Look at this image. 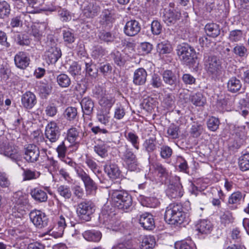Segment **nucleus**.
<instances>
[{"mask_svg": "<svg viewBox=\"0 0 249 249\" xmlns=\"http://www.w3.org/2000/svg\"><path fill=\"white\" fill-rule=\"evenodd\" d=\"M164 218L169 224L178 225L185 221L186 214L182 205L171 203L166 209Z\"/></svg>", "mask_w": 249, "mask_h": 249, "instance_id": "1", "label": "nucleus"}, {"mask_svg": "<svg viewBox=\"0 0 249 249\" xmlns=\"http://www.w3.org/2000/svg\"><path fill=\"white\" fill-rule=\"evenodd\" d=\"M109 200L112 206L124 211L129 209L132 203L131 196L121 190L110 191Z\"/></svg>", "mask_w": 249, "mask_h": 249, "instance_id": "2", "label": "nucleus"}, {"mask_svg": "<svg viewBox=\"0 0 249 249\" xmlns=\"http://www.w3.org/2000/svg\"><path fill=\"white\" fill-rule=\"evenodd\" d=\"M204 66L207 73L213 78H219L223 74L224 69L222 66V61L217 56H209L205 60Z\"/></svg>", "mask_w": 249, "mask_h": 249, "instance_id": "3", "label": "nucleus"}, {"mask_svg": "<svg viewBox=\"0 0 249 249\" xmlns=\"http://www.w3.org/2000/svg\"><path fill=\"white\" fill-rule=\"evenodd\" d=\"M177 53L179 59L187 64L192 63L196 58L195 49L187 44L178 45Z\"/></svg>", "mask_w": 249, "mask_h": 249, "instance_id": "4", "label": "nucleus"}, {"mask_svg": "<svg viewBox=\"0 0 249 249\" xmlns=\"http://www.w3.org/2000/svg\"><path fill=\"white\" fill-rule=\"evenodd\" d=\"M77 176L83 181L87 195H94L97 189L95 182L82 168L79 166L75 167Z\"/></svg>", "mask_w": 249, "mask_h": 249, "instance_id": "5", "label": "nucleus"}, {"mask_svg": "<svg viewBox=\"0 0 249 249\" xmlns=\"http://www.w3.org/2000/svg\"><path fill=\"white\" fill-rule=\"evenodd\" d=\"M27 1L28 4L27 9L29 13H37L41 11L53 12L56 10L55 6L53 4H47V1L43 5V0H27Z\"/></svg>", "mask_w": 249, "mask_h": 249, "instance_id": "6", "label": "nucleus"}, {"mask_svg": "<svg viewBox=\"0 0 249 249\" xmlns=\"http://www.w3.org/2000/svg\"><path fill=\"white\" fill-rule=\"evenodd\" d=\"M99 218L107 229L114 231H122L123 225L115 216L103 213L100 215Z\"/></svg>", "mask_w": 249, "mask_h": 249, "instance_id": "7", "label": "nucleus"}, {"mask_svg": "<svg viewBox=\"0 0 249 249\" xmlns=\"http://www.w3.org/2000/svg\"><path fill=\"white\" fill-rule=\"evenodd\" d=\"M180 179V178L178 176L174 177L172 179L167 191L169 197L178 198L183 196L184 192Z\"/></svg>", "mask_w": 249, "mask_h": 249, "instance_id": "8", "label": "nucleus"}, {"mask_svg": "<svg viewBox=\"0 0 249 249\" xmlns=\"http://www.w3.org/2000/svg\"><path fill=\"white\" fill-rule=\"evenodd\" d=\"M66 217L64 214H58L56 216L54 222L55 225L50 231V234L55 238L62 236L65 229L67 226Z\"/></svg>", "mask_w": 249, "mask_h": 249, "instance_id": "9", "label": "nucleus"}, {"mask_svg": "<svg viewBox=\"0 0 249 249\" xmlns=\"http://www.w3.org/2000/svg\"><path fill=\"white\" fill-rule=\"evenodd\" d=\"M29 216L30 220L37 228L42 229L48 225V218L46 214L40 210H32Z\"/></svg>", "mask_w": 249, "mask_h": 249, "instance_id": "10", "label": "nucleus"}, {"mask_svg": "<svg viewBox=\"0 0 249 249\" xmlns=\"http://www.w3.org/2000/svg\"><path fill=\"white\" fill-rule=\"evenodd\" d=\"M76 212L81 219L89 221L93 213V210L91 204L89 202H82L78 205Z\"/></svg>", "mask_w": 249, "mask_h": 249, "instance_id": "11", "label": "nucleus"}, {"mask_svg": "<svg viewBox=\"0 0 249 249\" xmlns=\"http://www.w3.org/2000/svg\"><path fill=\"white\" fill-rule=\"evenodd\" d=\"M82 8L84 16L89 18H93L96 16L100 11L99 6L93 0L84 2Z\"/></svg>", "mask_w": 249, "mask_h": 249, "instance_id": "12", "label": "nucleus"}, {"mask_svg": "<svg viewBox=\"0 0 249 249\" xmlns=\"http://www.w3.org/2000/svg\"><path fill=\"white\" fill-rule=\"evenodd\" d=\"M45 136L52 142H54L58 139L60 132L55 122H51L46 126Z\"/></svg>", "mask_w": 249, "mask_h": 249, "instance_id": "13", "label": "nucleus"}, {"mask_svg": "<svg viewBox=\"0 0 249 249\" xmlns=\"http://www.w3.org/2000/svg\"><path fill=\"white\" fill-rule=\"evenodd\" d=\"M123 159L127 166V168L130 171H135L138 166V161L136 155L132 151L127 149L124 152Z\"/></svg>", "mask_w": 249, "mask_h": 249, "instance_id": "14", "label": "nucleus"}, {"mask_svg": "<svg viewBox=\"0 0 249 249\" xmlns=\"http://www.w3.org/2000/svg\"><path fill=\"white\" fill-rule=\"evenodd\" d=\"M181 17L180 13L176 9H169L165 10L163 16V21L168 26L175 24Z\"/></svg>", "mask_w": 249, "mask_h": 249, "instance_id": "15", "label": "nucleus"}, {"mask_svg": "<svg viewBox=\"0 0 249 249\" xmlns=\"http://www.w3.org/2000/svg\"><path fill=\"white\" fill-rule=\"evenodd\" d=\"M39 148L34 144H29L25 149L24 159L29 162H35L38 160Z\"/></svg>", "mask_w": 249, "mask_h": 249, "instance_id": "16", "label": "nucleus"}, {"mask_svg": "<svg viewBox=\"0 0 249 249\" xmlns=\"http://www.w3.org/2000/svg\"><path fill=\"white\" fill-rule=\"evenodd\" d=\"M141 30V26L136 20L128 21L124 29V34L129 36H133L137 35Z\"/></svg>", "mask_w": 249, "mask_h": 249, "instance_id": "17", "label": "nucleus"}, {"mask_svg": "<svg viewBox=\"0 0 249 249\" xmlns=\"http://www.w3.org/2000/svg\"><path fill=\"white\" fill-rule=\"evenodd\" d=\"M36 96L31 91H26L21 97V104L26 109H32L36 104Z\"/></svg>", "mask_w": 249, "mask_h": 249, "instance_id": "18", "label": "nucleus"}, {"mask_svg": "<svg viewBox=\"0 0 249 249\" xmlns=\"http://www.w3.org/2000/svg\"><path fill=\"white\" fill-rule=\"evenodd\" d=\"M14 61L16 66L18 68L25 69L29 66L30 60L26 53L19 52L15 56Z\"/></svg>", "mask_w": 249, "mask_h": 249, "instance_id": "19", "label": "nucleus"}, {"mask_svg": "<svg viewBox=\"0 0 249 249\" xmlns=\"http://www.w3.org/2000/svg\"><path fill=\"white\" fill-rule=\"evenodd\" d=\"M162 76L164 82L172 88L175 89L178 85V79L171 71H164L162 73Z\"/></svg>", "mask_w": 249, "mask_h": 249, "instance_id": "20", "label": "nucleus"}, {"mask_svg": "<svg viewBox=\"0 0 249 249\" xmlns=\"http://www.w3.org/2000/svg\"><path fill=\"white\" fill-rule=\"evenodd\" d=\"M139 222L145 230H151L155 227V221L153 215L149 213H144L141 215Z\"/></svg>", "mask_w": 249, "mask_h": 249, "instance_id": "21", "label": "nucleus"}, {"mask_svg": "<svg viewBox=\"0 0 249 249\" xmlns=\"http://www.w3.org/2000/svg\"><path fill=\"white\" fill-rule=\"evenodd\" d=\"M147 76V72L143 68H141L136 70L133 75V83L136 85L144 84L146 81Z\"/></svg>", "mask_w": 249, "mask_h": 249, "instance_id": "22", "label": "nucleus"}, {"mask_svg": "<svg viewBox=\"0 0 249 249\" xmlns=\"http://www.w3.org/2000/svg\"><path fill=\"white\" fill-rule=\"evenodd\" d=\"M105 173L109 178L112 179H115L120 177L121 171L116 164L109 163L104 166Z\"/></svg>", "mask_w": 249, "mask_h": 249, "instance_id": "23", "label": "nucleus"}, {"mask_svg": "<svg viewBox=\"0 0 249 249\" xmlns=\"http://www.w3.org/2000/svg\"><path fill=\"white\" fill-rule=\"evenodd\" d=\"M115 102V97L110 94H106L99 100V104L101 107L100 109L109 111Z\"/></svg>", "mask_w": 249, "mask_h": 249, "instance_id": "24", "label": "nucleus"}, {"mask_svg": "<svg viewBox=\"0 0 249 249\" xmlns=\"http://www.w3.org/2000/svg\"><path fill=\"white\" fill-rule=\"evenodd\" d=\"M60 50L56 47L49 48L45 53L46 59H48L51 63H55L61 57Z\"/></svg>", "mask_w": 249, "mask_h": 249, "instance_id": "25", "label": "nucleus"}, {"mask_svg": "<svg viewBox=\"0 0 249 249\" xmlns=\"http://www.w3.org/2000/svg\"><path fill=\"white\" fill-rule=\"evenodd\" d=\"M156 245V240L154 236L144 235L141 238L140 249H153Z\"/></svg>", "mask_w": 249, "mask_h": 249, "instance_id": "26", "label": "nucleus"}, {"mask_svg": "<svg viewBox=\"0 0 249 249\" xmlns=\"http://www.w3.org/2000/svg\"><path fill=\"white\" fill-rule=\"evenodd\" d=\"M197 231L201 234H210L213 230V226L208 220H201L196 226Z\"/></svg>", "mask_w": 249, "mask_h": 249, "instance_id": "27", "label": "nucleus"}, {"mask_svg": "<svg viewBox=\"0 0 249 249\" xmlns=\"http://www.w3.org/2000/svg\"><path fill=\"white\" fill-rule=\"evenodd\" d=\"M96 118L99 122L105 125H108L112 120L110 111L99 109L97 113Z\"/></svg>", "mask_w": 249, "mask_h": 249, "instance_id": "28", "label": "nucleus"}, {"mask_svg": "<svg viewBox=\"0 0 249 249\" xmlns=\"http://www.w3.org/2000/svg\"><path fill=\"white\" fill-rule=\"evenodd\" d=\"M30 194L36 201L39 202H46L48 199L47 193L39 188H35L31 190Z\"/></svg>", "mask_w": 249, "mask_h": 249, "instance_id": "29", "label": "nucleus"}, {"mask_svg": "<svg viewBox=\"0 0 249 249\" xmlns=\"http://www.w3.org/2000/svg\"><path fill=\"white\" fill-rule=\"evenodd\" d=\"M46 27V25L45 23H35L31 26L30 34L33 36L37 40H39L43 36Z\"/></svg>", "mask_w": 249, "mask_h": 249, "instance_id": "30", "label": "nucleus"}, {"mask_svg": "<svg viewBox=\"0 0 249 249\" xmlns=\"http://www.w3.org/2000/svg\"><path fill=\"white\" fill-rule=\"evenodd\" d=\"M81 107L84 114L89 115L93 111L94 103L89 97H84L80 102Z\"/></svg>", "mask_w": 249, "mask_h": 249, "instance_id": "31", "label": "nucleus"}, {"mask_svg": "<svg viewBox=\"0 0 249 249\" xmlns=\"http://www.w3.org/2000/svg\"><path fill=\"white\" fill-rule=\"evenodd\" d=\"M83 236L86 240L94 242H99L102 237L101 232L94 230L86 231L83 233Z\"/></svg>", "mask_w": 249, "mask_h": 249, "instance_id": "32", "label": "nucleus"}, {"mask_svg": "<svg viewBox=\"0 0 249 249\" xmlns=\"http://www.w3.org/2000/svg\"><path fill=\"white\" fill-rule=\"evenodd\" d=\"M241 81L235 77L231 78L227 83L228 90L233 93L238 91L241 89Z\"/></svg>", "mask_w": 249, "mask_h": 249, "instance_id": "33", "label": "nucleus"}, {"mask_svg": "<svg viewBox=\"0 0 249 249\" xmlns=\"http://www.w3.org/2000/svg\"><path fill=\"white\" fill-rule=\"evenodd\" d=\"M207 35L213 37L217 36L220 34V29L218 25L214 23H208L205 27Z\"/></svg>", "mask_w": 249, "mask_h": 249, "instance_id": "34", "label": "nucleus"}, {"mask_svg": "<svg viewBox=\"0 0 249 249\" xmlns=\"http://www.w3.org/2000/svg\"><path fill=\"white\" fill-rule=\"evenodd\" d=\"M157 51L160 54L170 53L172 51V47L169 41L165 40L159 43L157 45Z\"/></svg>", "mask_w": 249, "mask_h": 249, "instance_id": "35", "label": "nucleus"}, {"mask_svg": "<svg viewBox=\"0 0 249 249\" xmlns=\"http://www.w3.org/2000/svg\"><path fill=\"white\" fill-rule=\"evenodd\" d=\"M190 100L194 105L198 107L203 106L206 103L205 97L200 92L191 95Z\"/></svg>", "mask_w": 249, "mask_h": 249, "instance_id": "36", "label": "nucleus"}, {"mask_svg": "<svg viewBox=\"0 0 249 249\" xmlns=\"http://www.w3.org/2000/svg\"><path fill=\"white\" fill-rule=\"evenodd\" d=\"M149 85L154 89H161L163 86V84L160 75L155 73L152 74L149 81Z\"/></svg>", "mask_w": 249, "mask_h": 249, "instance_id": "37", "label": "nucleus"}, {"mask_svg": "<svg viewBox=\"0 0 249 249\" xmlns=\"http://www.w3.org/2000/svg\"><path fill=\"white\" fill-rule=\"evenodd\" d=\"M79 134V132L76 128H71L67 132V140L71 144L75 143L78 139Z\"/></svg>", "mask_w": 249, "mask_h": 249, "instance_id": "38", "label": "nucleus"}, {"mask_svg": "<svg viewBox=\"0 0 249 249\" xmlns=\"http://www.w3.org/2000/svg\"><path fill=\"white\" fill-rule=\"evenodd\" d=\"M238 163L242 171H246L249 170V153L242 155L239 159Z\"/></svg>", "mask_w": 249, "mask_h": 249, "instance_id": "39", "label": "nucleus"}, {"mask_svg": "<svg viewBox=\"0 0 249 249\" xmlns=\"http://www.w3.org/2000/svg\"><path fill=\"white\" fill-rule=\"evenodd\" d=\"M153 167L155 173L161 178V180L167 178L168 175V171L161 164L156 163L153 165Z\"/></svg>", "mask_w": 249, "mask_h": 249, "instance_id": "40", "label": "nucleus"}, {"mask_svg": "<svg viewBox=\"0 0 249 249\" xmlns=\"http://www.w3.org/2000/svg\"><path fill=\"white\" fill-rule=\"evenodd\" d=\"M57 83L61 88H67L71 83V79L66 74L61 73L58 75L56 78Z\"/></svg>", "mask_w": 249, "mask_h": 249, "instance_id": "41", "label": "nucleus"}, {"mask_svg": "<svg viewBox=\"0 0 249 249\" xmlns=\"http://www.w3.org/2000/svg\"><path fill=\"white\" fill-rule=\"evenodd\" d=\"M40 173L36 170H31L30 169H24L23 173V180H30L35 179L39 177Z\"/></svg>", "mask_w": 249, "mask_h": 249, "instance_id": "42", "label": "nucleus"}, {"mask_svg": "<svg viewBox=\"0 0 249 249\" xmlns=\"http://www.w3.org/2000/svg\"><path fill=\"white\" fill-rule=\"evenodd\" d=\"M94 152L102 158L108 156V147L105 144H97L94 147Z\"/></svg>", "mask_w": 249, "mask_h": 249, "instance_id": "43", "label": "nucleus"}, {"mask_svg": "<svg viewBox=\"0 0 249 249\" xmlns=\"http://www.w3.org/2000/svg\"><path fill=\"white\" fill-rule=\"evenodd\" d=\"M57 191L59 195L65 199H70L71 196V192L69 186L61 185L58 187Z\"/></svg>", "mask_w": 249, "mask_h": 249, "instance_id": "44", "label": "nucleus"}, {"mask_svg": "<svg viewBox=\"0 0 249 249\" xmlns=\"http://www.w3.org/2000/svg\"><path fill=\"white\" fill-rule=\"evenodd\" d=\"M243 38L242 31L240 30H234L230 32L229 39L232 42L241 41Z\"/></svg>", "mask_w": 249, "mask_h": 249, "instance_id": "45", "label": "nucleus"}, {"mask_svg": "<svg viewBox=\"0 0 249 249\" xmlns=\"http://www.w3.org/2000/svg\"><path fill=\"white\" fill-rule=\"evenodd\" d=\"M125 137L136 149L138 150L139 149V139L135 133L129 132Z\"/></svg>", "mask_w": 249, "mask_h": 249, "instance_id": "46", "label": "nucleus"}, {"mask_svg": "<svg viewBox=\"0 0 249 249\" xmlns=\"http://www.w3.org/2000/svg\"><path fill=\"white\" fill-rule=\"evenodd\" d=\"M68 71L73 76L79 75L81 73V65L77 62H73L70 65Z\"/></svg>", "mask_w": 249, "mask_h": 249, "instance_id": "47", "label": "nucleus"}, {"mask_svg": "<svg viewBox=\"0 0 249 249\" xmlns=\"http://www.w3.org/2000/svg\"><path fill=\"white\" fill-rule=\"evenodd\" d=\"M243 196L240 192H234L229 196L228 204L232 205L239 204Z\"/></svg>", "mask_w": 249, "mask_h": 249, "instance_id": "48", "label": "nucleus"}, {"mask_svg": "<svg viewBox=\"0 0 249 249\" xmlns=\"http://www.w3.org/2000/svg\"><path fill=\"white\" fill-rule=\"evenodd\" d=\"M58 14L60 20L63 22H68L72 18V14L65 8L60 9Z\"/></svg>", "mask_w": 249, "mask_h": 249, "instance_id": "49", "label": "nucleus"}, {"mask_svg": "<svg viewBox=\"0 0 249 249\" xmlns=\"http://www.w3.org/2000/svg\"><path fill=\"white\" fill-rule=\"evenodd\" d=\"M176 249H196L195 245L191 241H181L175 243Z\"/></svg>", "mask_w": 249, "mask_h": 249, "instance_id": "50", "label": "nucleus"}, {"mask_svg": "<svg viewBox=\"0 0 249 249\" xmlns=\"http://www.w3.org/2000/svg\"><path fill=\"white\" fill-rule=\"evenodd\" d=\"M155 141V138L150 137L144 142L143 146L147 152H152L156 149Z\"/></svg>", "mask_w": 249, "mask_h": 249, "instance_id": "51", "label": "nucleus"}, {"mask_svg": "<svg viewBox=\"0 0 249 249\" xmlns=\"http://www.w3.org/2000/svg\"><path fill=\"white\" fill-rule=\"evenodd\" d=\"M219 125V120L214 117H211L207 121V126L209 130L212 131L216 130Z\"/></svg>", "mask_w": 249, "mask_h": 249, "instance_id": "52", "label": "nucleus"}, {"mask_svg": "<svg viewBox=\"0 0 249 249\" xmlns=\"http://www.w3.org/2000/svg\"><path fill=\"white\" fill-rule=\"evenodd\" d=\"M114 20V18L109 11L105 10L103 12L102 19L101 21L102 24L107 25L113 22Z\"/></svg>", "mask_w": 249, "mask_h": 249, "instance_id": "53", "label": "nucleus"}, {"mask_svg": "<svg viewBox=\"0 0 249 249\" xmlns=\"http://www.w3.org/2000/svg\"><path fill=\"white\" fill-rule=\"evenodd\" d=\"M63 39L65 43L71 44L74 41V34L69 30L63 31Z\"/></svg>", "mask_w": 249, "mask_h": 249, "instance_id": "54", "label": "nucleus"}, {"mask_svg": "<svg viewBox=\"0 0 249 249\" xmlns=\"http://www.w3.org/2000/svg\"><path fill=\"white\" fill-rule=\"evenodd\" d=\"M106 52L104 49L101 46H96L94 48L92 52V56L94 59H100L104 56Z\"/></svg>", "mask_w": 249, "mask_h": 249, "instance_id": "55", "label": "nucleus"}, {"mask_svg": "<svg viewBox=\"0 0 249 249\" xmlns=\"http://www.w3.org/2000/svg\"><path fill=\"white\" fill-rule=\"evenodd\" d=\"M77 109L73 107H68L65 112L66 117L70 121L74 119L77 116Z\"/></svg>", "mask_w": 249, "mask_h": 249, "instance_id": "56", "label": "nucleus"}, {"mask_svg": "<svg viewBox=\"0 0 249 249\" xmlns=\"http://www.w3.org/2000/svg\"><path fill=\"white\" fill-rule=\"evenodd\" d=\"M220 220L221 223L226 225V224L232 222L233 221V217L231 213L227 211L221 215Z\"/></svg>", "mask_w": 249, "mask_h": 249, "instance_id": "57", "label": "nucleus"}, {"mask_svg": "<svg viewBox=\"0 0 249 249\" xmlns=\"http://www.w3.org/2000/svg\"><path fill=\"white\" fill-rule=\"evenodd\" d=\"M85 162L88 167L94 173L98 169V165L96 162L90 157L86 156Z\"/></svg>", "mask_w": 249, "mask_h": 249, "instance_id": "58", "label": "nucleus"}, {"mask_svg": "<svg viewBox=\"0 0 249 249\" xmlns=\"http://www.w3.org/2000/svg\"><path fill=\"white\" fill-rule=\"evenodd\" d=\"M179 128L175 125H171L168 128L167 132L172 139H176L178 137Z\"/></svg>", "mask_w": 249, "mask_h": 249, "instance_id": "59", "label": "nucleus"}, {"mask_svg": "<svg viewBox=\"0 0 249 249\" xmlns=\"http://www.w3.org/2000/svg\"><path fill=\"white\" fill-rule=\"evenodd\" d=\"M151 30L153 34L158 35L160 34L162 30V26L160 23L157 20H154L151 25Z\"/></svg>", "mask_w": 249, "mask_h": 249, "instance_id": "60", "label": "nucleus"}, {"mask_svg": "<svg viewBox=\"0 0 249 249\" xmlns=\"http://www.w3.org/2000/svg\"><path fill=\"white\" fill-rule=\"evenodd\" d=\"M203 131V127L199 124H194L191 128V133L194 137H198Z\"/></svg>", "mask_w": 249, "mask_h": 249, "instance_id": "61", "label": "nucleus"}, {"mask_svg": "<svg viewBox=\"0 0 249 249\" xmlns=\"http://www.w3.org/2000/svg\"><path fill=\"white\" fill-rule=\"evenodd\" d=\"M152 45L148 42L142 43L139 47L140 52L143 54L149 53L152 50Z\"/></svg>", "mask_w": 249, "mask_h": 249, "instance_id": "62", "label": "nucleus"}, {"mask_svg": "<svg viewBox=\"0 0 249 249\" xmlns=\"http://www.w3.org/2000/svg\"><path fill=\"white\" fill-rule=\"evenodd\" d=\"M11 9L10 5L6 1L1 2V16L8 17L10 13Z\"/></svg>", "mask_w": 249, "mask_h": 249, "instance_id": "63", "label": "nucleus"}, {"mask_svg": "<svg viewBox=\"0 0 249 249\" xmlns=\"http://www.w3.org/2000/svg\"><path fill=\"white\" fill-rule=\"evenodd\" d=\"M172 154V149L168 146H162L160 148V156L163 159H167Z\"/></svg>", "mask_w": 249, "mask_h": 249, "instance_id": "64", "label": "nucleus"}]
</instances>
